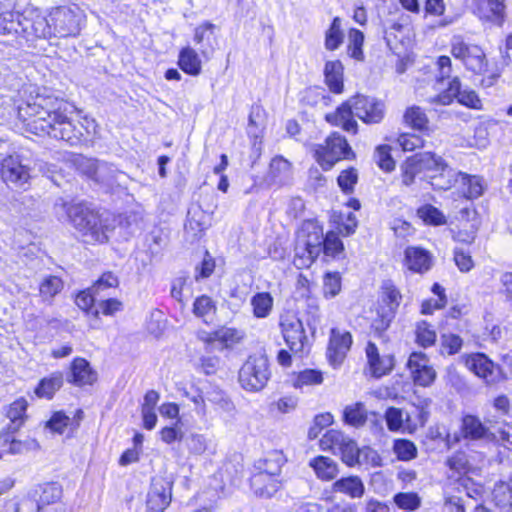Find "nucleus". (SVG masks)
<instances>
[{
    "label": "nucleus",
    "mask_w": 512,
    "mask_h": 512,
    "mask_svg": "<svg viewBox=\"0 0 512 512\" xmlns=\"http://www.w3.org/2000/svg\"><path fill=\"white\" fill-rule=\"evenodd\" d=\"M74 113L75 108L62 99L37 96L26 108L27 130L77 145L84 137L85 128L73 119Z\"/></svg>",
    "instance_id": "f257e3e1"
},
{
    "label": "nucleus",
    "mask_w": 512,
    "mask_h": 512,
    "mask_svg": "<svg viewBox=\"0 0 512 512\" xmlns=\"http://www.w3.org/2000/svg\"><path fill=\"white\" fill-rule=\"evenodd\" d=\"M55 213L59 220L67 218L87 244L105 243L108 240L106 221L85 203H67L63 199L56 201Z\"/></svg>",
    "instance_id": "f03ea898"
},
{
    "label": "nucleus",
    "mask_w": 512,
    "mask_h": 512,
    "mask_svg": "<svg viewBox=\"0 0 512 512\" xmlns=\"http://www.w3.org/2000/svg\"><path fill=\"white\" fill-rule=\"evenodd\" d=\"M385 114V105L382 101L369 96L357 95L343 103L336 112L327 114L326 120L332 125L340 126L348 133L356 134L358 124L354 116L367 124L382 121Z\"/></svg>",
    "instance_id": "7ed1b4c3"
},
{
    "label": "nucleus",
    "mask_w": 512,
    "mask_h": 512,
    "mask_svg": "<svg viewBox=\"0 0 512 512\" xmlns=\"http://www.w3.org/2000/svg\"><path fill=\"white\" fill-rule=\"evenodd\" d=\"M286 459L282 452L274 450L257 462L255 473L251 479V487L261 497L273 496L280 487L278 476Z\"/></svg>",
    "instance_id": "20e7f679"
},
{
    "label": "nucleus",
    "mask_w": 512,
    "mask_h": 512,
    "mask_svg": "<svg viewBox=\"0 0 512 512\" xmlns=\"http://www.w3.org/2000/svg\"><path fill=\"white\" fill-rule=\"evenodd\" d=\"M314 157L324 170H330L338 161L354 155L346 138L337 132L328 136L324 144L314 145Z\"/></svg>",
    "instance_id": "39448f33"
},
{
    "label": "nucleus",
    "mask_w": 512,
    "mask_h": 512,
    "mask_svg": "<svg viewBox=\"0 0 512 512\" xmlns=\"http://www.w3.org/2000/svg\"><path fill=\"white\" fill-rule=\"evenodd\" d=\"M269 378V363L264 355L250 356L239 371V382L248 391H260Z\"/></svg>",
    "instance_id": "423d86ee"
},
{
    "label": "nucleus",
    "mask_w": 512,
    "mask_h": 512,
    "mask_svg": "<svg viewBox=\"0 0 512 512\" xmlns=\"http://www.w3.org/2000/svg\"><path fill=\"white\" fill-rule=\"evenodd\" d=\"M461 439L468 442L490 443L495 441L496 436L479 417L467 414L461 420L460 433L453 437L447 436L448 446L458 443Z\"/></svg>",
    "instance_id": "0eeeda50"
},
{
    "label": "nucleus",
    "mask_w": 512,
    "mask_h": 512,
    "mask_svg": "<svg viewBox=\"0 0 512 512\" xmlns=\"http://www.w3.org/2000/svg\"><path fill=\"white\" fill-rule=\"evenodd\" d=\"M9 16V26H5L4 30L7 33H19L20 31L27 36L33 35L38 38H49L53 36L52 23L50 18L36 15L34 18H27L19 14L12 13Z\"/></svg>",
    "instance_id": "6e6552de"
},
{
    "label": "nucleus",
    "mask_w": 512,
    "mask_h": 512,
    "mask_svg": "<svg viewBox=\"0 0 512 512\" xmlns=\"http://www.w3.org/2000/svg\"><path fill=\"white\" fill-rule=\"evenodd\" d=\"M82 14L78 8L56 7L50 13L53 36H76L81 30Z\"/></svg>",
    "instance_id": "1a4fd4ad"
},
{
    "label": "nucleus",
    "mask_w": 512,
    "mask_h": 512,
    "mask_svg": "<svg viewBox=\"0 0 512 512\" xmlns=\"http://www.w3.org/2000/svg\"><path fill=\"white\" fill-rule=\"evenodd\" d=\"M279 325L283 338L290 350L295 354L303 353L308 343V338L299 317L293 312H285L280 315Z\"/></svg>",
    "instance_id": "9d476101"
},
{
    "label": "nucleus",
    "mask_w": 512,
    "mask_h": 512,
    "mask_svg": "<svg viewBox=\"0 0 512 512\" xmlns=\"http://www.w3.org/2000/svg\"><path fill=\"white\" fill-rule=\"evenodd\" d=\"M452 55L460 59L468 70L481 74L486 71L485 53L478 45L465 43L460 37H454L451 43Z\"/></svg>",
    "instance_id": "9b49d317"
},
{
    "label": "nucleus",
    "mask_w": 512,
    "mask_h": 512,
    "mask_svg": "<svg viewBox=\"0 0 512 512\" xmlns=\"http://www.w3.org/2000/svg\"><path fill=\"white\" fill-rule=\"evenodd\" d=\"M454 99L468 108L480 109L481 100L477 93L471 89H462L461 82L458 77L452 78L448 83V88L432 99L433 103L441 105H449Z\"/></svg>",
    "instance_id": "f8f14e48"
},
{
    "label": "nucleus",
    "mask_w": 512,
    "mask_h": 512,
    "mask_svg": "<svg viewBox=\"0 0 512 512\" xmlns=\"http://www.w3.org/2000/svg\"><path fill=\"white\" fill-rule=\"evenodd\" d=\"M465 366L487 384H494L501 378L500 368L484 353L464 356Z\"/></svg>",
    "instance_id": "ddd939ff"
},
{
    "label": "nucleus",
    "mask_w": 512,
    "mask_h": 512,
    "mask_svg": "<svg viewBox=\"0 0 512 512\" xmlns=\"http://www.w3.org/2000/svg\"><path fill=\"white\" fill-rule=\"evenodd\" d=\"M406 366L416 385L428 387L436 379V371L431 365L427 355L423 352L411 353Z\"/></svg>",
    "instance_id": "4468645a"
},
{
    "label": "nucleus",
    "mask_w": 512,
    "mask_h": 512,
    "mask_svg": "<svg viewBox=\"0 0 512 512\" xmlns=\"http://www.w3.org/2000/svg\"><path fill=\"white\" fill-rule=\"evenodd\" d=\"M352 345V336L348 331L332 328L330 332L327 356L333 366L340 365Z\"/></svg>",
    "instance_id": "2eb2a0df"
},
{
    "label": "nucleus",
    "mask_w": 512,
    "mask_h": 512,
    "mask_svg": "<svg viewBox=\"0 0 512 512\" xmlns=\"http://www.w3.org/2000/svg\"><path fill=\"white\" fill-rule=\"evenodd\" d=\"M172 498L171 483L160 479L153 481L147 495V508L151 512H163Z\"/></svg>",
    "instance_id": "dca6fc26"
},
{
    "label": "nucleus",
    "mask_w": 512,
    "mask_h": 512,
    "mask_svg": "<svg viewBox=\"0 0 512 512\" xmlns=\"http://www.w3.org/2000/svg\"><path fill=\"white\" fill-rule=\"evenodd\" d=\"M1 175L5 182L22 187L30 177L28 168L22 164L19 156H8L1 164Z\"/></svg>",
    "instance_id": "f3484780"
},
{
    "label": "nucleus",
    "mask_w": 512,
    "mask_h": 512,
    "mask_svg": "<svg viewBox=\"0 0 512 512\" xmlns=\"http://www.w3.org/2000/svg\"><path fill=\"white\" fill-rule=\"evenodd\" d=\"M83 171L96 182L110 185L120 173L114 165L96 159H85Z\"/></svg>",
    "instance_id": "a211bd4d"
},
{
    "label": "nucleus",
    "mask_w": 512,
    "mask_h": 512,
    "mask_svg": "<svg viewBox=\"0 0 512 512\" xmlns=\"http://www.w3.org/2000/svg\"><path fill=\"white\" fill-rule=\"evenodd\" d=\"M97 380V373L92 369L90 363L81 357L75 358L70 366L68 382L75 386L92 385Z\"/></svg>",
    "instance_id": "6ab92c4d"
},
{
    "label": "nucleus",
    "mask_w": 512,
    "mask_h": 512,
    "mask_svg": "<svg viewBox=\"0 0 512 512\" xmlns=\"http://www.w3.org/2000/svg\"><path fill=\"white\" fill-rule=\"evenodd\" d=\"M365 352L371 373L374 377L380 378L392 370L394 366V358L392 355L381 356L378 352V348L372 342H368Z\"/></svg>",
    "instance_id": "aec40b11"
},
{
    "label": "nucleus",
    "mask_w": 512,
    "mask_h": 512,
    "mask_svg": "<svg viewBox=\"0 0 512 512\" xmlns=\"http://www.w3.org/2000/svg\"><path fill=\"white\" fill-rule=\"evenodd\" d=\"M504 0H478L477 11L480 19L502 26L505 20Z\"/></svg>",
    "instance_id": "412c9836"
},
{
    "label": "nucleus",
    "mask_w": 512,
    "mask_h": 512,
    "mask_svg": "<svg viewBox=\"0 0 512 512\" xmlns=\"http://www.w3.org/2000/svg\"><path fill=\"white\" fill-rule=\"evenodd\" d=\"M404 256L405 265L412 272L422 274L431 268V255L423 248L407 247Z\"/></svg>",
    "instance_id": "4be33fe9"
},
{
    "label": "nucleus",
    "mask_w": 512,
    "mask_h": 512,
    "mask_svg": "<svg viewBox=\"0 0 512 512\" xmlns=\"http://www.w3.org/2000/svg\"><path fill=\"white\" fill-rule=\"evenodd\" d=\"M323 230L314 222H307L303 225L297 237L298 242H303L310 249V255H320L323 244Z\"/></svg>",
    "instance_id": "5701e85b"
},
{
    "label": "nucleus",
    "mask_w": 512,
    "mask_h": 512,
    "mask_svg": "<svg viewBox=\"0 0 512 512\" xmlns=\"http://www.w3.org/2000/svg\"><path fill=\"white\" fill-rule=\"evenodd\" d=\"M334 493H341L351 499L361 498L365 493V486L358 476L342 477L332 484Z\"/></svg>",
    "instance_id": "b1692460"
},
{
    "label": "nucleus",
    "mask_w": 512,
    "mask_h": 512,
    "mask_svg": "<svg viewBox=\"0 0 512 512\" xmlns=\"http://www.w3.org/2000/svg\"><path fill=\"white\" fill-rule=\"evenodd\" d=\"M381 289L382 292L378 309L395 315L402 299L400 291L391 281H385Z\"/></svg>",
    "instance_id": "393cba45"
},
{
    "label": "nucleus",
    "mask_w": 512,
    "mask_h": 512,
    "mask_svg": "<svg viewBox=\"0 0 512 512\" xmlns=\"http://www.w3.org/2000/svg\"><path fill=\"white\" fill-rule=\"evenodd\" d=\"M309 466L314 470L316 476L323 481L333 480L339 473L338 464L333 459L322 455L311 459Z\"/></svg>",
    "instance_id": "a878e982"
},
{
    "label": "nucleus",
    "mask_w": 512,
    "mask_h": 512,
    "mask_svg": "<svg viewBox=\"0 0 512 512\" xmlns=\"http://www.w3.org/2000/svg\"><path fill=\"white\" fill-rule=\"evenodd\" d=\"M343 65L341 61H327L324 68L325 82L331 92L340 94L343 91Z\"/></svg>",
    "instance_id": "bb28decb"
},
{
    "label": "nucleus",
    "mask_w": 512,
    "mask_h": 512,
    "mask_svg": "<svg viewBox=\"0 0 512 512\" xmlns=\"http://www.w3.org/2000/svg\"><path fill=\"white\" fill-rule=\"evenodd\" d=\"M63 385V374L59 371L51 373L40 380L34 393L38 398L52 399Z\"/></svg>",
    "instance_id": "cd10ccee"
},
{
    "label": "nucleus",
    "mask_w": 512,
    "mask_h": 512,
    "mask_svg": "<svg viewBox=\"0 0 512 512\" xmlns=\"http://www.w3.org/2000/svg\"><path fill=\"white\" fill-rule=\"evenodd\" d=\"M28 403L23 397L16 399L7 409L6 416L10 420L8 431L17 432L25 422Z\"/></svg>",
    "instance_id": "c85d7f7f"
},
{
    "label": "nucleus",
    "mask_w": 512,
    "mask_h": 512,
    "mask_svg": "<svg viewBox=\"0 0 512 512\" xmlns=\"http://www.w3.org/2000/svg\"><path fill=\"white\" fill-rule=\"evenodd\" d=\"M460 173L461 172L455 171L446 164L440 169V171H437L429 177V183L434 189L448 190L455 184H459L458 175Z\"/></svg>",
    "instance_id": "c756f323"
},
{
    "label": "nucleus",
    "mask_w": 512,
    "mask_h": 512,
    "mask_svg": "<svg viewBox=\"0 0 512 512\" xmlns=\"http://www.w3.org/2000/svg\"><path fill=\"white\" fill-rule=\"evenodd\" d=\"M178 65L185 73L191 76H197L201 73V59L198 53L189 46L180 50Z\"/></svg>",
    "instance_id": "7c9ffc66"
},
{
    "label": "nucleus",
    "mask_w": 512,
    "mask_h": 512,
    "mask_svg": "<svg viewBox=\"0 0 512 512\" xmlns=\"http://www.w3.org/2000/svg\"><path fill=\"white\" fill-rule=\"evenodd\" d=\"M458 179L461 191L466 198L476 199L483 194L485 186L481 177L461 172Z\"/></svg>",
    "instance_id": "2f4dec72"
},
{
    "label": "nucleus",
    "mask_w": 512,
    "mask_h": 512,
    "mask_svg": "<svg viewBox=\"0 0 512 512\" xmlns=\"http://www.w3.org/2000/svg\"><path fill=\"white\" fill-rule=\"evenodd\" d=\"M209 226V216L199 205H192L187 212L185 228L196 234L202 232Z\"/></svg>",
    "instance_id": "473e14b6"
},
{
    "label": "nucleus",
    "mask_w": 512,
    "mask_h": 512,
    "mask_svg": "<svg viewBox=\"0 0 512 512\" xmlns=\"http://www.w3.org/2000/svg\"><path fill=\"white\" fill-rule=\"evenodd\" d=\"M250 303L256 318H266L272 311L274 300L269 292H258L252 296Z\"/></svg>",
    "instance_id": "72a5a7b5"
},
{
    "label": "nucleus",
    "mask_w": 512,
    "mask_h": 512,
    "mask_svg": "<svg viewBox=\"0 0 512 512\" xmlns=\"http://www.w3.org/2000/svg\"><path fill=\"white\" fill-rule=\"evenodd\" d=\"M119 286V278L113 272L103 273L91 286V291L98 296V299L109 296L110 290Z\"/></svg>",
    "instance_id": "f704fd0d"
},
{
    "label": "nucleus",
    "mask_w": 512,
    "mask_h": 512,
    "mask_svg": "<svg viewBox=\"0 0 512 512\" xmlns=\"http://www.w3.org/2000/svg\"><path fill=\"white\" fill-rule=\"evenodd\" d=\"M34 489L37 491L39 503L41 504L42 509L47 505L55 503L61 498L62 490L55 483L37 485Z\"/></svg>",
    "instance_id": "c9c22d12"
},
{
    "label": "nucleus",
    "mask_w": 512,
    "mask_h": 512,
    "mask_svg": "<svg viewBox=\"0 0 512 512\" xmlns=\"http://www.w3.org/2000/svg\"><path fill=\"white\" fill-rule=\"evenodd\" d=\"M10 432L5 435L4 443L7 444V452L12 455L24 454L29 451H34L39 448V444L35 439L26 438L25 440H18L10 438Z\"/></svg>",
    "instance_id": "e433bc0d"
},
{
    "label": "nucleus",
    "mask_w": 512,
    "mask_h": 512,
    "mask_svg": "<svg viewBox=\"0 0 512 512\" xmlns=\"http://www.w3.org/2000/svg\"><path fill=\"white\" fill-rule=\"evenodd\" d=\"M414 157L420 166L421 172L429 171L436 173L447 164L441 156L432 152L417 153Z\"/></svg>",
    "instance_id": "4c0bfd02"
},
{
    "label": "nucleus",
    "mask_w": 512,
    "mask_h": 512,
    "mask_svg": "<svg viewBox=\"0 0 512 512\" xmlns=\"http://www.w3.org/2000/svg\"><path fill=\"white\" fill-rule=\"evenodd\" d=\"M344 34L341 29V19L335 17L325 33V48L329 51L338 49L343 43Z\"/></svg>",
    "instance_id": "58836bf2"
},
{
    "label": "nucleus",
    "mask_w": 512,
    "mask_h": 512,
    "mask_svg": "<svg viewBox=\"0 0 512 512\" xmlns=\"http://www.w3.org/2000/svg\"><path fill=\"white\" fill-rule=\"evenodd\" d=\"M343 419L346 424L353 427L363 426L367 420V412L362 403L347 406L343 411Z\"/></svg>",
    "instance_id": "ea45409f"
},
{
    "label": "nucleus",
    "mask_w": 512,
    "mask_h": 512,
    "mask_svg": "<svg viewBox=\"0 0 512 512\" xmlns=\"http://www.w3.org/2000/svg\"><path fill=\"white\" fill-rule=\"evenodd\" d=\"M364 43V34L358 29H350L348 33L347 51L351 58L357 61L364 60L362 46Z\"/></svg>",
    "instance_id": "a19ab883"
},
{
    "label": "nucleus",
    "mask_w": 512,
    "mask_h": 512,
    "mask_svg": "<svg viewBox=\"0 0 512 512\" xmlns=\"http://www.w3.org/2000/svg\"><path fill=\"white\" fill-rule=\"evenodd\" d=\"M417 215L429 225L438 226L446 223V217L444 214L431 204L421 206L417 210Z\"/></svg>",
    "instance_id": "79ce46f5"
},
{
    "label": "nucleus",
    "mask_w": 512,
    "mask_h": 512,
    "mask_svg": "<svg viewBox=\"0 0 512 512\" xmlns=\"http://www.w3.org/2000/svg\"><path fill=\"white\" fill-rule=\"evenodd\" d=\"M342 455V460L345 464L352 467L360 463L361 449L358 448L355 441L347 438L338 449Z\"/></svg>",
    "instance_id": "37998d69"
},
{
    "label": "nucleus",
    "mask_w": 512,
    "mask_h": 512,
    "mask_svg": "<svg viewBox=\"0 0 512 512\" xmlns=\"http://www.w3.org/2000/svg\"><path fill=\"white\" fill-rule=\"evenodd\" d=\"M193 312L197 317L203 318L207 322V318L215 314L216 305L209 296L202 295L195 299Z\"/></svg>",
    "instance_id": "c03bdc74"
},
{
    "label": "nucleus",
    "mask_w": 512,
    "mask_h": 512,
    "mask_svg": "<svg viewBox=\"0 0 512 512\" xmlns=\"http://www.w3.org/2000/svg\"><path fill=\"white\" fill-rule=\"evenodd\" d=\"M404 120L413 129L422 131L427 128L428 118L420 107L408 108L404 114Z\"/></svg>",
    "instance_id": "a18cd8bd"
},
{
    "label": "nucleus",
    "mask_w": 512,
    "mask_h": 512,
    "mask_svg": "<svg viewBox=\"0 0 512 512\" xmlns=\"http://www.w3.org/2000/svg\"><path fill=\"white\" fill-rule=\"evenodd\" d=\"M415 334L417 343L423 348L432 346L436 341V333L426 321L417 324Z\"/></svg>",
    "instance_id": "49530a36"
},
{
    "label": "nucleus",
    "mask_w": 512,
    "mask_h": 512,
    "mask_svg": "<svg viewBox=\"0 0 512 512\" xmlns=\"http://www.w3.org/2000/svg\"><path fill=\"white\" fill-rule=\"evenodd\" d=\"M440 341V353L442 355H454L460 351L463 345L462 338L452 333L442 334Z\"/></svg>",
    "instance_id": "de8ad7c7"
},
{
    "label": "nucleus",
    "mask_w": 512,
    "mask_h": 512,
    "mask_svg": "<svg viewBox=\"0 0 512 512\" xmlns=\"http://www.w3.org/2000/svg\"><path fill=\"white\" fill-rule=\"evenodd\" d=\"M319 255H310V249L303 242L296 241L294 265L299 268H308Z\"/></svg>",
    "instance_id": "09e8293b"
},
{
    "label": "nucleus",
    "mask_w": 512,
    "mask_h": 512,
    "mask_svg": "<svg viewBox=\"0 0 512 512\" xmlns=\"http://www.w3.org/2000/svg\"><path fill=\"white\" fill-rule=\"evenodd\" d=\"M41 510L42 507L39 503L37 491L33 487L17 503L15 512H40Z\"/></svg>",
    "instance_id": "8fccbe9b"
},
{
    "label": "nucleus",
    "mask_w": 512,
    "mask_h": 512,
    "mask_svg": "<svg viewBox=\"0 0 512 512\" xmlns=\"http://www.w3.org/2000/svg\"><path fill=\"white\" fill-rule=\"evenodd\" d=\"M395 504L403 510L414 511L421 505L418 494L413 492H400L394 495Z\"/></svg>",
    "instance_id": "3c124183"
},
{
    "label": "nucleus",
    "mask_w": 512,
    "mask_h": 512,
    "mask_svg": "<svg viewBox=\"0 0 512 512\" xmlns=\"http://www.w3.org/2000/svg\"><path fill=\"white\" fill-rule=\"evenodd\" d=\"M374 159L377 165L386 172L395 169V161L391 156V147L388 145H380L376 148Z\"/></svg>",
    "instance_id": "603ef678"
},
{
    "label": "nucleus",
    "mask_w": 512,
    "mask_h": 512,
    "mask_svg": "<svg viewBox=\"0 0 512 512\" xmlns=\"http://www.w3.org/2000/svg\"><path fill=\"white\" fill-rule=\"evenodd\" d=\"M421 173L420 166L413 156L408 157L401 165V181L404 185L410 186L414 183L415 177Z\"/></svg>",
    "instance_id": "864d4df0"
},
{
    "label": "nucleus",
    "mask_w": 512,
    "mask_h": 512,
    "mask_svg": "<svg viewBox=\"0 0 512 512\" xmlns=\"http://www.w3.org/2000/svg\"><path fill=\"white\" fill-rule=\"evenodd\" d=\"M63 288L62 280L57 276H48L40 284V294L44 299H51Z\"/></svg>",
    "instance_id": "5fc2aeb1"
},
{
    "label": "nucleus",
    "mask_w": 512,
    "mask_h": 512,
    "mask_svg": "<svg viewBox=\"0 0 512 512\" xmlns=\"http://www.w3.org/2000/svg\"><path fill=\"white\" fill-rule=\"evenodd\" d=\"M322 247V252L332 257H336L344 250L342 241L334 232H328L326 236H324Z\"/></svg>",
    "instance_id": "6e6d98bb"
},
{
    "label": "nucleus",
    "mask_w": 512,
    "mask_h": 512,
    "mask_svg": "<svg viewBox=\"0 0 512 512\" xmlns=\"http://www.w3.org/2000/svg\"><path fill=\"white\" fill-rule=\"evenodd\" d=\"M393 449L398 459L402 461L412 460L417 455V448L414 443L406 439L396 440Z\"/></svg>",
    "instance_id": "4d7b16f0"
},
{
    "label": "nucleus",
    "mask_w": 512,
    "mask_h": 512,
    "mask_svg": "<svg viewBox=\"0 0 512 512\" xmlns=\"http://www.w3.org/2000/svg\"><path fill=\"white\" fill-rule=\"evenodd\" d=\"M347 437L338 430L327 431L320 440V446L323 450L339 449Z\"/></svg>",
    "instance_id": "13d9d810"
},
{
    "label": "nucleus",
    "mask_w": 512,
    "mask_h": 512,
    "mask_svg": "<svg viewBox=\"0 0 512 512\" xmlns=\"http://www.w3.org/2000/svg\"><path fill=\"white\" fill-rule=\"evenodd\" d=\"M341 290V276L338 272H327L324 276L323 292L325 297H335Z\"/></svg>",
    "instance_id": "bf43d9fd"
},
{
    "label": "nucleus",
    "mask_w": 512,
    "mask_h": 512,
    "mask_svg": "<svg viewBox=\"0 0 512 512\" xmlns=\"http://www.w3.org/2000/svg\"><path fill=\"white\" fill-rule=\"evenodd\" d=\"M358 180V174L356 169L349 168L346 170H343L340 175L337 178L338 186L341 188V190L346 193H352L355 184Z\"/></svg>",
    "instance_id": "052dcab7"
},
{
    "label": "nucleus",
    "mask_w": 512,
    "mask_h": 512,
    "mask_svg": "<svg viewBox=\"0 0 512 512\" xmlns=\"http://www.w3.org/2000/svg\"><path fill=\"white\" fill-rule=\"evenodd\" d=\"M207 398L209 402L224 412L230 413L234 410L233 402L222 391H212L208 394Z\"/></svg>",
    "instance_id": "680f3d73"
},
{
    "label": "nucleus",
    "mask_w": 512,
    "mask_h": 512,
    "mask_svg": "<svg viewBox=\"0 0 512 512\" xmlns=\"http://www.w3.org/2000/svg\"><path fill=\"white\" fill-rule=\"evenodd\" d=\"M98 309L97 312H101L106 316H113L116 312H119L123 309V304L116 298H100L98 300Z\"/></svg>",
    "instance_id": "e2e57ef3"
},
{
    "label": "nucleus",
    "mask_w": 512,
    "mask_h": 512,
    "mask_svg": "<svg viewBox=\"0 0 512 512\" xmlns=\"http://www.w3.org/2000/svg\"><path fill=\"white\" fill-rule=\"evenodd\" d=\"M397 143L404 151H413L424 145V141L420 136L411 133L401 134L397 139Z\"/></svg>",
    "instance_id": "0e129e2a"
},
{
    "label": "nucleus",
    "mask_w": 512,
    "mask_h": 512,
    "mask_svg": "<svg viewBox=\"0 0 512 512\" xmlns=\"http://www.w3.org/2000/svg\"><path fill=\"white\" fill-rule=\"evenodd\" d=\"M378 317L372 323V329L375 334L379 337H383V333L388 329L395 315L384 312L382 310L377 311Z\"/></svg>",
    "instance_id": "69168bd1"
},
{
    "label": "nucleus",
    "mask_w": 512,
    "mask_h": 512,
    "mask_svg": "<svg viewBox=\"0 0 512 512\" xmlns=\"http://www.w3.org/2000/svg\"><path fill=\"white\" fill-rule=\"evenodd\" d=\"M214 269L215 261L211 255L206 252L200 265L196 266L195 268V279L199 280L208 278L213 273Z\"/></svg>",
    "instance_id": "338daca9"
},
{
    "label": "nucleus",
    "mask_w": 512,
    "mask_h": 512,
    "mask_svg": "<svg viewBox=\"0 0 512 512\" xmlns=\"http://www.w3.org/2000/svg\"><path fill=\"white\" fill-rule=\"evenodd\" d=\"M387 427L390 431H397L403 423V412L399 408L390 407L385 412Z\"/></svg>",
    "instance_id": "774afa93"
}]
</instances>
